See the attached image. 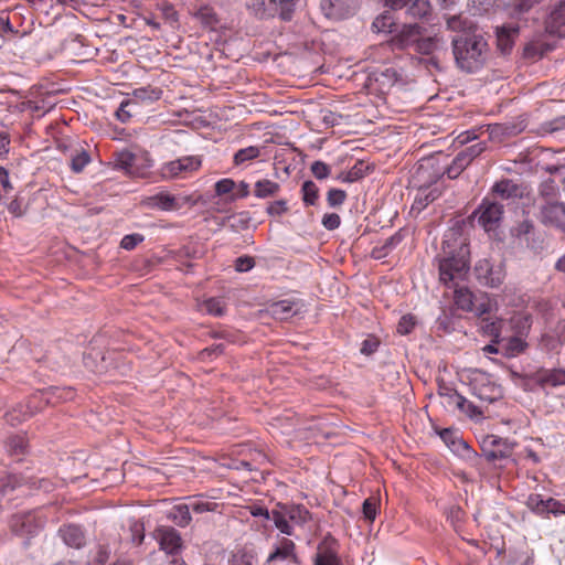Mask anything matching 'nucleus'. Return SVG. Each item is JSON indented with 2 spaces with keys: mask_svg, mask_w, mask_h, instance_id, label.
<instances>
[{
  "mask_svg": "<svg viewBox=\"0 0 565 565\" xmlns=\"http://www.w3.org/2000/svg\"><path fill=\"white\" fill-rule=\"evenodd\" d=\"M456 65L463 72L479 71L488 58V43L481 34L459 33L451 40Z\"/></svg>",
  "mask_w": 565,
  "mask_h": 565,
  "instance_id": "f257e3e1",
  "label": "nucleus"
},
{
  "mask_svg": "<svg viewBox=\"0 0 565 565\" xmlns=\"http://www.w3.org/2000/svg\"><path fill=\"white\" fill-rule=\"evenodd\" d=\"M299 0H246L245 7L250 15L259 20L278 17L282 21L292 19Z\"/></svg>",
  "mask_w": 565,
  "mask_h": 565,
  "instance_id": "f03ea898",
  "label": "nucleus"
},
{
  "mask_svg": "<svg viewBox=\"0 0 565 565\" xmlns=\"http://www.w3.org/2000/svg\"><path fill=\"white\" fill-rule=\"evenodd\" d=\"M468 270L469 259L462 252L439 260V279L447 287L457 286L466 278Z\"/></svg>",
  "mask_w": 565,
  "mask_h": 565,
  "instance_id": "7ed1b4c3",
  "label": "nucleus"
},
{
  "mask_svg": "<svg viewBox=\"0 0 565 565\" xmlns=\"http://www.w3.org/2000/svg\"><path fill=\"white\" fill-rule=\"evenodd\" d=\"M511 324L513 328L520 329L518 332L519 334L509 338H501V343H498L501 347L503 355L508 358L516 356L526 349L527 343L522 339V335L529 331L531 327V318L529 316L518 315L511 319Z\"/></svg>",
  "mask_w": 565,
  "mask_h": 565,
  "instance_id": "20e7f679",
  "label": "nucleus"
},
{
  "mask_svg": "<svg viewBox=\"0 0 565 565\" xmlns=\"http://www.w3.org/2000/svg\"><path fill=\"white\" fill-rule=\"evenodd\" d=\"M473 273L478 282L488 288H498L505 279L504 264L502 262H492L488 258L478 260Z\"/></svg>",
  "mask_w": 565,
  "mask_h": 565,
  "instance_id": "39448f33",
  "label": "nucleus"
},
{
  "mask_svg": "<svg viewBox=\"0 0 565 565\" xmlns=\"http://www.w3.org/2000/svg\"><path fill=\"white\" fill-rule=\"evenodd\" d=\"M504 206L489 198L482 200L473 212L478 216V223L486 232L495 231L503 218Z\"/></svg>",
  "mask_w": 565,
  "mask_h": 565,
  "instance_id": "423d86ee",
  "label": "nucleus"
},
{
  "mask_svg": "<svg viewBox=\"0 0 565 565\" xmlns=\"http://www.w3.org/2000/svg\"><path fill=\"white\" fill-rule=\"evenodd\" d=\"M201 166L202 159L200 156H185L162 164L160 175L164 180H173L199 170Z\"/></svg>",
  "mask_w": 565,
  "mask_h": 565,
  "instance_id": "0eeeda50",
  "label": "nucleus"
},
{
  "mask_svg": "<svg viewBox=\"0 0 565 565\" xmlns=\"http://www.w3.org/2000/svg\"><path fill=\"white\" fill-rule=\"evenodd\" d=\"M51 403L52 398L46 395V392L35 394L25 403V405L21 404L18 408H14L11 412H9L7 414V420L11 425H17L32 417L33 415L42 411L44 405Z\"/></svg>",
  "mask_w": 565,
  "mask_h": 565,
  "instance_id": "6e6552de",
  "label": "nucleus"
},
{
  "mask_svg": "<svg viewBox=\"0 0 565 565\" xmlns=\"http://www.w3.org/2000/svg\"><path fill=\"white\" fill-rule=\"evenodd\" d=\"M441 177V169L435 158L420 161L413 174V183L417 188H430Z\"/></svg>",
  "mask_w": 565,
  "mask_h": 565,
  "instance_id": "1a4fd4ad",
  "label": "nucleus"
},
{
  "mask_svg": "<svg viewBox=\"0 0 565 565\" xmlns=\"http://www.w3.org/2000/svg\"><path fill=\"white\" fill-rule=\"evenodd\" d=\"M539 220L546 226L555 227L565 233V203L559 201L537 203Z\"/></svg>",
  "mask_w": 565,
  "mask_h": 565,
  "instance_id": "9d476101",
  "label": "nucleus"
},
{
  "mask_svg": "<svg viewBox=\"0 0 565 565\" xmlns=\"http://www.w3.org/2000/svg\"><path fill=\"white\" fill-rule=\"evenodd\" d=\"M422 26L418 24H404L401 31L392 38V40L381 45L383 51L386 50H404L416 45L422 35Z\"/></svg>",
  "mask_w": 565,
  "mask_h": 565,
  "instance_id": "9b49d317",
  "label": "nucleus"
},
{
  "mask_svg": "<svg viewBox=\"0 0 565 565\" xmlns=\"http://www.w3.org/2000/svg\"><path fill=\"white\" fill-rule=\"evenodd\" d=\"M526 507L534 513L543 516L565 514V503L553 498L544 499L537 493H532L527 497Z\"/></svg>",
  "mask_w": 565,
  "mask_h": 565,
  "instance_id": "f8f14e48",
  "label": "nucleus"
},
{
  "mask_svg": "<svg viewBox=\"0 0 565 565\" xmlns=\"http://www.w3.org/2000/svg\"><path fill=\"white\" fill-rule=\"evenodd\" d=\"M525 128V119L520 116L511 121L489 125L487 130L491 140L502 142L505 139L518 136Z\"/></svg>",
  "mask_w": 565,
  "mask_h": 565,
  "instance_id": "ddd939ff",
  "label": "nucleus"
},
{
  "mask_svg": "<svg viewBox=\"0 0 565 565\" xmlns=\"http://www.w3.org/2000/svg\"><path fill=\"white\" fill-rule=\"evenodd\" d=\"M320 7L327 18L341 20L354 13L358 0H321Z\"/></svg>",
  "mask_w": 565,
  "mask_h": 565,
  "instance_id": "4468645a",
  "label": "nucleus"
},
{
  "mask_svg": "<svg viewBox=\"0 0 565 565\" xmlns=\"http://www.w3.org/2000/svg\"><path fill=\"white\" fill-rule=\"evenodd\" d=\"M525 186L511 179H501L492 185L491 194L501 200H516L525 195Z\"/></svg>",
  "mask_w": 565,
  "mask_h": 565,
  "instance_id": "2eb2a0df",
  "label": "nucleus"
},
{
  "mask_svg": "<svg viewBox=\"0 0 565 565\" xmlns=\"http://www.w3.org/2000/svg\"><path fill=\"white\" fill-rule=\"evenodd\" d=\"M160 546L168 554H174L181 548L182 540L179 532L171 526H161L157 530Z\"/></svg>",
  "mask_w": 565,
  "mask_h": 565,
  "instance_id": "dca6fc26",
  "label": "nucleus"
},
{
  "mask_svg": "<svg viewBox=\"0 0 565 565\" xmlns=\"http://www.w3.org/2000/svg\"><path fill=\"white\" fill-rule=\"evenodd\" d=\"M266 312L276 320H287L299 312L297 301L284 299L267 306Z\"/></svg>",
  "mask_w": 565,
  "mask_h": 565,
  "instance_id": "f3484780",
  "label": "nucleus"
},
{
  "mask_svg": "<svg viewBox=\"0 0 565 565\" xmlns=\"http://www.w3.org/2000/svg\"><path fill=\"white\" fill-rule=\"evenodd\" d=\"M58 533L63 542L72 548H81L86 543L85 533L78 525H64L60 529Z\"/></svg>",
  "mask_w": 565,
  "mask_h": 565,
  "instance_id": "a211bd4d",
  "label": "nucleus"
},
{
  "mask_svg": "<svg viewBox=\"0 0 565 565\" xmlns=\"http://www.w3.org/2000/svg\"><path fill=\"white\" fill-rule=\"evenodd\" d=\"M519 34V26L515 24H507L497 28V45L502 54L511 52L514 38Z\"/></svg>",
  "mask_w": 565,
  "mask_h": 565,
  "instance_id": "6ab92c4d",
  "label": "nucleus"
},
{
  "mask_svg": "<svg viewBox=\"0 0 565 565\" xmlns=\"http://www.w3.org/2000/svg\"><path fill=\"white\" fill-rule=\"evenodd\" d=\"M546 30L561 38H565V0L551 12L546 20Z\"/></svg>",
  "mask_w": 565,
  "mask_h": 565,
  "instance_id": "aec40b11",
  "label": "nucleus"
},
{
  "mask_svg": "<svg viewBox=\"0 0 565 565\" xmlns=\"http://www.w3.org/2000/svg\"><path fill=\"white\" fill-rule=\"evenodd\" d=\"M535 381L541 386H559L565 384V370L564 369H541L536 372Z\"/></svg>",
  "mask_w": 565,
  "mask_h": 565,
  "instance_id": "412c9836",
  "label": "nucleus"
},
{
  "mask_svg": "<svg viewBox=\"0 0 565 565\" xmlns=\"http://www.w3.org/2000/svg\"><path fill=\"white\" fill-rule=\"evenodd\" d=\"M143 203L149 207H157L162 211H175L180 207L177 199L166 192H160L148 196L143 200Z\"/></svg>",
  "mask_w": 565,
  "mask_h": 565,
  "instance_id": "4be33fe9",
  "label": "nucleus"
},
{
  "mask_svg": "<svg viewBox=\"0 0 565 565\" xmlns=\"http://www.w3.org/2000/svg\"><path fill=\"white\" fill-rule=\"evenodd\" d=\"M295 543L291 540L284 537L279 542V545L268 555L267 563L286 559H292L296 562L297 556L295 553Z\"/></svg>",
  "mask_w": 565,
  "mask_h": 565,
  "instance_id": "5701e85b",
  "label": "nucleus"
},
{
  "mask_svg": "<svg viewBox=\"0 0 565 565\" xmlns=\"http://www.w3.org/2000/svg\"><path fill=\"white\" fill-rule=\"evenodd\" d=\"M455 451H457L471 468L479 469L481 465V457L462 439L452 441Z\"/></svg>",
  "mask_w": 565,
  "mask_h": 565,
  "instance_id": "b1692460",
  "label": "nucleus"
},
{
  "mask_svg": "<svg viewBox=\"0 0 565 565\" xmlns=\"http://www.w3.org/2000/svg\"><path fill=\"white\" fill-rule=\"evenodd\" d=\"M4 447L11 457H17L18 460H21V456L28 451L29 444L23 435H13L7 438Z\"/></svg>",
  "mask_w": 565,
  "mask_h": 565,
  "instance_id": "393cba45",
  "label": "nucleus"
},
{
  "mask_svg": "<svg viewBox=\"0 0 565 565\" xmlns=\"http://www.w3.org/2000/svg\"><path fill=\"white\" fill-rule=\"evenodd\" d=\"M557 196L558 186L553 179H547L540 184L537 203L556 202Z\"/></svg>",
  "mask_w": 565,
  "mask_h": 565,
  "instance_id": "a878e982",
  "label": "nucleus"
},
{
  "mask_svg": "<svg viewBox=\"0 0 565 565\" xmlns=\"http://www.w3.org/2000/svg\"><path fill=\"white\" fill-rule=\"evenodd\" d=\"M115 167L124 170L129 175H136L134 169L136 162V154L128 150H122L114 153Z\"/></svg>",
  "mask_w": 565,
  "mask_h": 565,
  "instance_id": "bb28decb",
  "label": "nucleus"
},
{
  "mask_svg": "<svg viewBox=\"0 0 565 565\" xmlns=\"http://www.w3.org/2000/svg\"><path fill=\"white\" fill-rule=\"evenodd\" d=\"M24 482V478L15 473L0 475V494H9L17 488L21 487Z\"/></svg>",
  "mask_w": 565,
  "mask_h": 565,
  "instance_id": "cd10ccee",
  "label": "nucleus"
},
{
  "mask_svg": "<svg viewBox=\"0 0 565 565\" xmlns=\"http://www.w3.org/2000/svg\"><path fill=\"white\" fill-rule=\"evenodd\" d=\"M441 194V190L438 186L430 188H418V194L415 199V205L418 209H424L428 204L433 203Z\"/></svg>",
  "mask_w": 565,
  "mask_h": 565,
  "instance_id": "c85d7f7f",
  "label": "nucleus"
},
{
  "mask_svg": "<svg viewBox=\"0 0 565 565\" xmlns=\"http://www.w3.org/2000/svg\"><path fill=\"white\" fill-rule=\"evenodd\" d=\"M280 185L268 179L258 180L255 183L254 194L257 198L265 199L278 193Z\"/></svg>",
  "mask_w": 565,
  "mask_h": 565,
  "instance_id": "c756f323",
  "label": "nucleus"
},
{
  "mask_svg": "<svg viewBox=\"0 0 565 565\" xmlns=\"http://www.w3.org/2000/svg\"><path fill=\"white\" fill-rule=\"evenodd\" d=\"M286 512L289 522L303 524L310 519L309 511L302 505H281Z\"/></svg>",
  "mask_w": 565,
  "mask_h": 565,
  "instance_id": "7c9ffc66",
  "label": "nucleus"
},
{
  "mask_svg": "<svg viewBox=\"0 0 565 565\" xmlns=\"http://www.w3.org/2000/svg\"><path fill=\"white\" fill-rule=\"evenodd\" d=\"M275 526L284 534L292 535V526L289 524L288 516L282 507L279 505L278 510H273L270 519Z\"/></svg>",
  "mask_w": 565,
  "mask_h": 565,
  "instance_id": "2f4dec72",
  "label": "nucleus"
},
{
  "mask_svg": "<svg viewBox=\"0 0 565 565\" xmlns=\"http://www.w3.org/2000/svg\"><path fill=\"white\" fill-rule=\"evenodd\" d=\"M439 46V40L436 36L423 38L419 36L415 51L424 55H433Z\"/></svg>",
  "mask_w": 565,
  "mask_h": 565,
  "instance_id": "473e14b6",
  "label": "nucleus"
},
{
  "mask_svg": "<svg viewBox=\"0 0 565 565\" xmlns=\"http://www.w3.org/2000/svg\"><path fill=\"white\" fill-rule=\"evenodd\" d=\"M162 90L160 88H152L150 86L136 88L132 92L134 100L139 102H154L161 98Z\"/></svg>",
  "mask_w": 565,
  "mask_h": 565,
  "instance_id": "72a5a7b5",
  "label": "nucleus"
},
{
  "mask_svg": "<svg viewBox=\"0 0 565 565\" xmlns=\"http://www.w3.org/2000/svg\"><path fill=\"white\" fill-rule=\"evenodd\" d=\"M430 11L429 0H407V13L414 18H424Z\"/></svg>",
  "mask_w": 565,
  "mask_h": 565,
  "instance_id": "f704fd0d",
  "label": "nucleus"
},
{
  "mask_svg": "<svg viewBox=\"0 0 565 565\" xmlns=\"http://www.w3.org/2000/svg\"><path fill=\"white\" fill-rule=\"evenodd\" d=\"M455 303L465 311H471L473 307L472 292L467 288H456Z\"/></svg>",
  "mask_w": 565,
  "mask_h": 565,
  "instance_id": "c9c22d12",
  "label": "nucleus"
},
{
  "mask_svg": "<svg viewBox=\"0 0 565 565\" xmlns=\"http://www.w3.org/2000/svg\"><path fill=\"white\" fill-rule=\"evenodd\" d=\"M374 75L375 79L385 86H392L399 79V73L392 66H385Z\"/></svg>",
  "mask_w": 565,
  "mask_h": 565,
  "instance_id": "e433bc0d",
  "label": "nucleus"
},
{
  "mask_svg": "<svg viewBox=\"0 0 565 565\" xmlns=\"http://www.w3.org/2000/svg\"><path fill=\"white\" fill-rule=\"evenodd\" d=\"M439 396L444 399V405L447 407H455L456 403L461 404L463 403V396L460 395L456 390L447 387V386H440Z\"/></svg>",
  "mask_w": 565,
  "mask_h": 565,
  "instance_id": "4c0bfd02",
  "label": "nucleus"
},
{
  "mask_svg": "<svg viewBox=\"0 0 565 565\" xmlns=\"http://www.w3.org/2000/svg\"><path fill=\"white\" fill-rule=\"evenodd\" d=\"M313 565H341V561L334 551L330 548H319Z\"/></svg>",
  "mask_w": 565,
  "mask_h": 565,
  "instance_id": "58836bf2",
  "label": "nucleus"
},
{
  "mask_svg": "<svg viewBox=\"0 0 565 565\" xmlns=\"http://www.w3.org/2000/svg\"><path fill=\"white\" fill-rule=\"evenodd\" d=\"M504 324L503 320L488 321L484 320L482 324V330L486 334L492 337V342L501 343V332L502 327Z\"/></svg>",
  "mask_w": 565,
  "mask_h": 565,
  "instance_id": "ea45409f",
  "label": "nucleus"
},
{
  "mask_svg": "<svg viewBox=\"0 0 565 565\" xmlns=\"http://www.w3.org/2000/svg\"><path fill=\"white\" fill-rule=\"evenodd\" d=\"M171 518L179 526H186L191 521L190 505H175L171 512Z\"/></svg>",
  "mask_w": 565,
  "mask_h": 565,
  "instance_id": "a19ab883",
  "label": "nucleus"
},
{
  "mask_svg": "<svg viewBox=\"0 0 565 565\" xmlns=\"http://www.w3.org/2000/svg\"><path fill=\"white\" fill-rule=\"evenodd\" d=\"M249 221H250V217H249L248 213L243 212L239 214H233V215L225 217L223 220L222 224L230 223V226L233 231H239V230L247 228Z\"/></svg>",
  "mask_w": 565,
  "mask_h": 565,
  "instance_id": "79ce46f5",
  "label": "nucleus"
},
{
  "mask_svg": "<svg viewBox=\"0 0 565 565\" xmlns=\"http://www.w3.org/2000/svg\"><path fill=\"white\" fill-rule=\"evenodd\" d=\"M201 309L215 317H221L225 313V305L220 298H209L201 305Z\"/></svg>",
  "mask_w": 565,
  "mask_h": 565,
  "instance_id": "37998d69",
  "label": "nucleus"
},
{
  "mask_svg": "<svg viewBox=\"0 0 565 565\" xmlns=\"http://www.w3.org/2000/svg\"><path fill=\"white\" fill-rule=\"evenodd\" d=\"M195 17L198 20H200V22L203 25L211 28V29H213L218 22L215 11L209 7L201 8L195 13Z\"/></svg>",
  "mask_w": 565,
  "mask_h": 565,
  "instance_id": "c03bdc74",
  "label": "nucleus"
},
{
  "mask_svg": "<svg viewBox=\"0 0 565 565\" xmlns=\"http://www.w3.org/2000/svg\"><path fill=\"white\" fill-rule=\"evenodd\" d=\"M534 232V224L531 220H523L512 228V235L520 239L529 241V236Z\"/></svg>",
  "mask_w": 565,
  "mask_h": 565,
  "instance_id": "a18cd8bd",
  "label": "nucleus"
},
{
  "mask_svg": "<svg viewBox=\"0 0 565 565\" xmlns=\"http://www.w3.org/2000/svg\"><path fill=\"white\" fill-rule=\"evenodd\" d=\"M260 151L259 148L255 146H249L247 148L239 149L234 154V163L236 166L242 164L248 160L255 159L259 156Z\"/></svg>",
  "mask_w": 565,
  "mask_h": 565,
  "instance_id": "49530a36",
  "label": "nucleus"
},
{
  "mask_svg": "<svg viewBox=\"0 0 565 565\" xmlns=\"http://www.w3.org/2000/svg\"><path fill=\"white\" fill-rule=\"evenodd\" d=\"M303 202L307 205H315L318 200L319 189L312 181H305L302 184Z\"/></svg>",
  "mask_w": 565,
  "mask_h": 565,
  "instance_id": "de8ad7c7",
  "label": "nucleus"
},
{
  "mask_svg": "<svg viewBox=\"0 0 565 565\" xmlns=\"http://www.w3.org/2000/svg\"><path fill=\"white\" fill-rule=\"evenodd\" d=\"M447 26L451 31L462 33H467L466 30L471 28L470 22L463 19L461 15H451L447 18Z\"/></svg>",
  "mask_w": 565,
  "mask_h": 565,
  "instance_id": "09e8293b",
  "label": "nucleus"
},
{
  "mask_svg": "<svg viewBox=\"0 0 565 565\" xmlns=\"http://www.w3.org/2000/svg\"><path fill=\"white\" fill-rule=\"evenodd\" d=\"M393 18L388 14H381L375 18L372 23V29L375 32H392Z\"/></svg>",
  "mask_w": 565,
  "mask_h": 565,
  "instance_id": "8fccbe9b",
  "label": "nucleus"
},
{
  "mask_svg": "<svg viewBox=\"0 0 565 565\" xmlns=\"http://www.w3.org/2000/svg\"><path fill=\"white\" fill-rule=\"evenodd\" d=\"M137 103L134 99L124 100L116 111V117L121 122H127L131 118V111L136 107Z\"/></svg>",
  "mask_w": 565,
  "mask_h": 565,
  "instance_id": "3c124183",
  "label": "nucleus"
},
{
  "mask_svg": "<svg viewBox=\"0 0 565 565\" xmlns=\"http://www.w3.org/2000/svg\"><path fill=\"white\" fill-rule=\"evenodd\" d=\"M90 157L87 151L82 150L81 152L73 156L71 160V168L75 173H79L89 163Z\"/></svg>",
  "mask_w": 565,
  "mask_h": 565,
  "instance_id": "603ef678",
  "label": "nucleus"
},
{
  "mask_svg": "<svg viewBox=\"0 0 565 565\" xmlns=\"http://www.w3.org/2000/svg\"><path fill=\"white\" fill-rule=\"evenodd\" d=\"M565 129V116L556 117L541 126L543 134H555Z\"/></svg>",
  "mask_w": 565,
  "mask_h": 565,
  "instance_id": "864d4df0",
  "label": "nucleus"
},
{
  "mask_svg": "<svg viewBox=\"0 0 565 565\" xmlns=\"http://www.w3.org/2000/svg\"><path fill=\"white\" fill-rule=\"evenodd\" d=\"M401 239L402 237L399 234H395L388 237L381 248H376L373 250V255L376 258H381L382 256L387 255L390 250H392L397 244H399Z\"/></svg>",
  "mask_w": 565,
  "mask_h": 565,
  "instance_id": "5fc2aeb1",
  "label": "nucleus"
},
{
  "mask_svg": "<svg viewBox=\"0 0 565 565\" xmlns=\"http://www.w3.org/2000/svg\"><path fill=\"white\" fill-rule=\"evenodd\" d=\"M46 395L52 399L70 401L74 397V392L71 387H52L46 392ZM52 403H54V401H52Z\"/></svg>",
  "mask_w": 565,
  "mask_h": 565,
  "instance_id": "6e6d98bb",
  "label": "nucleus"
},
{
  "mask_svg": "<svg viewBox=\"0 0 565 565\" xmlns=\"http://www.w3.org/2000/svg\"><path fill=\"white\" fill-rule=\"evenodd\" d=\"M347 199V192L340 189H330L327 194V201L329 206L337 207L343 204Z\"/></svg>",
  "mask_w": 565,
  "mask_h": 565,
  "instance_id": "4d7b16f0",
  "label": "nucleus"
},
{
  "mask_svg": "<svg viewBox=\"0 0 565 565\" xmlns=\"http://www.w3.org/2000/svg\"><path fill=\"white\" fill-rule=\"evenodd\" d=\"M416 324V319L412 315H405L401 318L398 324H397V332L399 334H408L412 332Z\"/></svg>",
  "mask_w": 565,
  "mask_h": 565,
  "instance_id": "13d9d810",
  "label": "nucleus"
},
{
  "mask_svg": "<svg viewBox=\"0 0 565 565\" xmlns=\"http://www.w3.org/2000/svg\"><path fill=\"white\" fill-rule=\"evenodd\" d=\"M310 169L312 174L319 180L327 179L331 172L330 167L322 161H315Z\"/></svg>",
  "mask_w": 565,
  "mask_h": 565,
  "instance_id": "bf43d9fd",
  "label": "nucleus"
},
{
  "mask_svg": "<svg viewBox=\"0 0 565 565\" xmlns=\"http://www.w3.org/2000/svg\"><path fill=\"white\" fill-rule=\"evenodd\" d=\"M487 149V143L484 141L477 142L461 150L467 158L472 162L477 157H479Z\"/></svg>",
  "mask_w": 565,
  "mask_h": 565,
  "instance_id": "052dcab7",
  "label": "nucleus"
},
{
  "mask_svg": "<svg viewBox=\"0 0 565 565\" xmlns=\"http://www.w3.org/2000/svg\"><path fill=\"white\" fill-rule=\"evenodd\" d=\"M215 193L218 196L231 193L235 188V182L232 179L225 178L215 183Z\"/></svg>",
  "mask_w": 565,
  "mask_h": 565,
  "instance_id": "680f3d73",
  "label": "nucleus"
},
{
  "mask_svg": "<svg viewBox=\"0 0 565 565\" xmlns=\"http://www.w3.org/2000/svg\"><path fill=\"white\" fill-rule=\"evenodd\" d=\"M143 241V236L141 234L135 233L125 235L120 242V246L124 249L131 250L134 249L139 243Z\"/></svg>",
  "mask_w": 565,
  "mask_h": 565,
  "instance_id": "e2e57ef3",
  "label": "nucleus"
},
{
  "mask_svg": "<svg viewBox=\"0 0 565 565\" xmlns=\"http://www.w3.org/2000/svg\"><path fill=\"white\" fill-rule=\"evenodd\" d=\"M131 541L136 545H140L145 539L143 524L140 522H132L130 525Z\"/></svg>",
  "mask_w": 565,
  "mask_h": 565,
  "instance_id": "0e129e2a",
  "label": "nucleus"
},
{
  "mask_svg": "<svg viewBox=\"0 0 565 565\" xmlns=\"http://www.w3.org/2000/svg\"><path fill=\"white\" fill-rule=\"evenodd\" d=\"M255 266V259L252 256H241L235 260V270L245 273Z\"/></svg>",
  "mask_w": 565,
  "mask_h": 565,
  "instance_id": "69168bd1",
  "label": "nucleus"
},
{
  "mask_svg": "<svg viewBox=\"0 0 565 565\" xmlns=\"http://www.w3.org/2000/svg\"><path fill=\"white\" fill-rule=\"evenodd\" d=\"M540 1L541 0H510L509 4L515 12L523 13L529 11L535 3H539Z\"/></svg>",
  "mask_w": 565,
  "mask_h": 565,
  "instance_id": "338daca9",
  "label": "nucleus"
},
{
  "mask_svg": "<svg viewBox=\"0 0 565 565\" xmlns=\"http://www.w3.org/2000/svg\"><path fill=\"white\" fill-rule=\"evenodd\" d=\"M362 511L366 520L374 521L376 516V502L374 499L369 498L362 504Z\"/></svg>",
  "mask_w": 565,
  "mask_h": 565,
  "instance_id": "774afa93",
  "label": "nucleus"
}]
</instances>
